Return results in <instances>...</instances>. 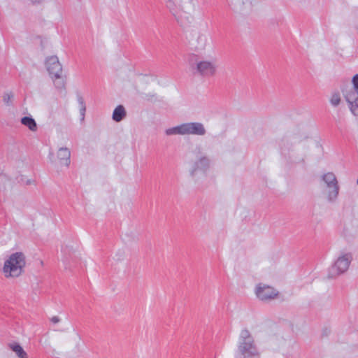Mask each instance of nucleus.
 <instances>
[{"label":"nucleus","mask_w":358,"mask_h":358,"mask_svg":"<svg viewBox=\"0 0 358 358\" xmlns=\"http://www.w3.org/2000/svg\"><path fill=\"white\" fill-rule=\"evenodd\" d=\"M166 6L181 26L186 27L194 22L195 0H166Z\"/></svg>","instance_id":"nucleus-1"},{"label":"nucleus","mask_w":358,"mask_h":358,"mask_svg":"<svg viewBox=\"0 0 358 358\" xmlns=\"http://www.w3.org/2000/svg\"><path fill=\"white\" fill-rule=\"evenodd\" d=\"M237 350L243 358H260V352L255 338L246 328L241 329L240 332Z\"/></svg>","instance_id":"nucleus-2"},{"label":"nucleus","mask_w":358,"mask_h":358,"mask_svg":"<svg viewBox=\"0 0 358 358\" xmlns=\"http://www.w3.org/2000/svg\"><path fill=\"white\" fill-rule=\"evenodd\" d=\"M166 136H205L206 129L203 123L199 122H185L165 130Z\"/></svg>","instance_id":"nucleus-3"},{"label":"nucleus","mask_w":358,"mask_h":358,"mask_svg":"<svg viewBox=\"0 0 358 358\" xmlns=\"http://www.w3.org/2000/svg\"><path fill=\"white\" fill-rule=\"evenodd\" d=\"M194 159L189 163V173L194 178L199 173H205L210 167L211 161L201 146H196L193 151Z\"/></svg>","instance_id":"nucleus-4"},{"label":"nucleus","mask_w":358,"mask_h":358,"mask_svg":"<svg viewBox=\"0 0 358 358\" xmlns=\"http://www.w3.org/2000/svg\"><path fill=\"white\" fill-rule=\"evenodd\" d=\"M25 266V257L22 252L12 254L5 261L3 273L6 278H16L20 276Z\"/></svg>","instance_id":"nucleus-5"},{"label":"nucleus","mask_w":358,"mask_h":358,"mask_svg":"<svg viewBox=\"0 0 358 358\" xmlns=\"http://www.w3.org/2000/svg\"><path fill=\"white\" fill-rule=\"evenodd\" d=\"M352 85L353 86L346 87L343 93L352 113L358 115V74L353 77Z\"/></svg>","instance_id":"nucleus-6"},{"label":"nucleus","mask_w":358,"mask_h":358,"mask_svg":"<svg viewBox=\"0 0 358 358\" xmlns=\"http://www.w3.org/2000/svg\"><path fill=\"white\" fill-rule=\"evenodd\" d=\"M352 256L350 252L341 253L334 265L329 268V277L331 278L345 273L349 268L352 262Z\"/></svg>","instance_id":"nucleus-7"},{"label":"nucleus","mask_w":358,"mask_h":358,"mask_svg":"<svg viewBox=\"0 0 358 358\" xmlns=\"http://www.w3.org/2000/svg\"><path fill=\"white\" fill-rule=\"evenodd\" d=\"M322 179L327 188V200L334 202L336 200L339 193V185L335 174L328 172L322 176Z\"/></svg>","instance_id":"nucleus-8"},{"label":"nucleus","mask_w":358,"mask_h":358,"mask_svg":"<svg viewBox=\"0 0 358 358\" xmlns=\"http://www.w3.org/2000/svg\"><path fill=\"white\" fill-rule=\"evenodd\" d=\"M191 66L194 71V73L203 77H210L215 75L216 72V65L213 62L207 60L196 59Z\"/></svg>","instance_id":"nucleus-9"},{"label":"nucleus","mask_w":358,"mask_h":358,"mask_svg":"<svg viewBox=\"0 0 358 358\" xmlns=\"http://www.w3.org/2000/svg\"><path fill=\"white\" fill-rule=\"evenodd\" d=\"M45 66L50 75L53 78H60L62 66L57 56H50L46 59Z\"/></svg>","instance_id":"nucleus-10"},{"label":"nucleus","mask_w":358,"mask_h":358,"mask_svg":"<svg viewBox=\"0 0 358 358\" xmlns=\"http://www.w3.org/2000/svg\"><path fill=\"white\" fill-rule=\"evenodd\" d=\"M255 294L260 300L266 301L277 296L278 292L270 286L259 284L256 287Z\"/></svg>","instance_id":"nucleus-11"},{"label":"nucleus","mask_w":358,"mask_h":358,"mask_svg":"<svg viewBox=\"0 0 358 358\" xmlns=\"http://www.w3.org/2000/svg\"><path fill=\"white\" fill-rule=\"evenodd\" d=\"M230 6L236 13L246 14L252 10V0H231Z\"/></svg>","instance_id":"nucleus-12"},{"label":"nucleus","mask_w":358,"mask_h":358,"mask_svg":"<svg viewBox=\"0 0 358 358\" xmlns=\"http://www.w3.org/2000/svg\"><path fill=\"white\" fill-rule=\"evenodd\" d=\"M57 157L61 165L69 166L71 162V152L69 148H60L57 151Z\"/></svg>","instance_id":"nucleus-13"},{"label":"nucleus","mask_w":358,"mask_h":358,"mask_svg":"<svg viewBox=\"0 0 358 358\" xmlns=\"http://www.w3.org/2000/svg\"><path fill=\"white\" fill-rule=\"evenodd\" d=\"M208 41V36L204 33H198L196 38L192 41V45L195 50H203L205 49Z\"/></svg>","instance_id":"nucleus-14"},{"label":"nucleus","mask_w":358,"mask_h":358,"mask_svg":"<svg viewBox=\"0 0 358 358\" xmlns=\"http://www.w3.org/2000/svg\"><path fill=\"white\" fill-rule=\"evenodd\" d=\"M127 116V111L122 105L117 106L113 110L112 118L115 122H119Z\"/></svg>","instance_id":"nucleus-15"},{"label":"nucleus","mask_w":358,"mask_h":358,"mask_svg":"<svg viewBox=\"0 0 358 358\" xmlns=\"http://www.w3.org/2000/svg\"><path fill=\"white\" fill-rule=\"evenodd\" d=\"M9 348L15 353L18 358H28L27 353L20 344L16 343H10L9 344Z\"/></svg>","instance_id":"nucleus-16"},{"label":"nucleus","mask_w":358,"mask_h":358,"mask_svg":"<svg viewBox=\"0 0 358 358\" xmlns=\"http://www.w3.org/2000/svg\"><path fill=\"white\" fill-rule=\"evenodd\" d=\"M22 124L27 126L31 131H36L37 129L35 120L29 117H24L21 120Z\"/></svg>","instance_id":"nucleus-17"},{"label":"nucleus","mask_w":358,"mask_h":358,"mask_svg":"<svg viewBox=\"0 0 358 358\" xmlns=\"http://www.w3.org/2000/svg\"><path fill=\"white\" fill-rule=\"evenodd\" d=\"M77 101L78 102L79 107H80L79 110H80V115L81 117V121H83L85 119V111H86L85 103L83 97L80 94L77 95Z\"/></svg>","instance_id":"nucleus-18"},{"label":"nucleus","mask_w":358,"mask_h":358,"mask_svg":"<svg viewBox=\"0 0 358 358\" xmlns=\"http://www.w3.org/2000/svg\"><path fill=\"white\" fill-rule=\"evenodd\" d=\"M286 339L280 336L279 335H275L271 338L272 345L275 346L278 349L280 347L283 346L285 343Z\"/></svg>","instance_id":"nucleus-19"},{"label":"nucleus","mask_w":358,"mask_h":358,"mask_svg":"<svg viewBox=\"0 0 358 358\" xmlns=\"http://www.w3.org/2000/svg\"><path fill=\"white\" fill-rule=\"evenodd\" d=\"M13 96L14 95L12 92H6L3 96V101L6 105L9 106L12 103Z\"/></svg>","instance_id":"nucleus-20"},{"label":"nucleus","mask_w":358,"mask_h":358,"mask_svg":"<svg viewBox=\"0 0 358 358\" xmlns=\"http://www.w3.org/2000/svg\"><path fill=\"white\" fill-rule=\"evenodd\" d=\"M340 101H341V98H340V95L338 94L335 93V94H332V96L330 99V102H331V105H333L334 106H337L340 103Z\"/></svg>","instance_id":"nucleus-21"},{"label":"nucleus","mask_w":358,"mask_h":358,"mask_svg":"<svg viewBox=\"0 0 358 358\" xmlns=\"http://www.w3.org/2000/svg\"><path fill=\"white\" fill-rule=\"evenodd\" d=\"M51 322H53L54 324H57V323H59L60 322V318L57 316H53L51 319H50Z\"/></svg>","instance_id":"nucleus-22"},{"label":"nucleus","mask_w":358,"mask_h":358,"mask_svg":"<svg viewBox=\"0 0 358 358\" xmlns=\"http://www.w3.org/2000/svg\"><path fill=\"white\" fill-rule=\"evenodd\" d=\"M43 0H29V1L32 3V4H38V3H40Z\"/></svg>","instance_id":"nucleus-23"},{"label":"nucleus","mask_w":358,"mask_h":358,"mask_svg":"<svg viewBox=\"0 0 358 358\" xmlns=\"http://www.w3.org/2000/svg\"><path fill=\"white\" fill-rule=\"evenodd\" d=\"M357 185H358V179H357Z\"/></svg>","instance_id":"nucleus-24"}]
</instances>
